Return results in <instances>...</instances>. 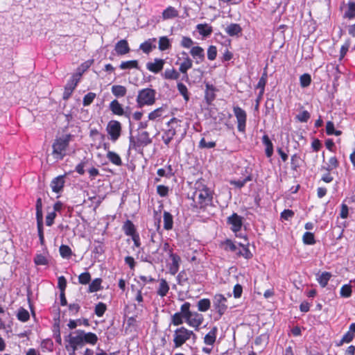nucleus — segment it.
Wrapping results in <instances>:
<instances>
[{
  "label": "nucleus",
  "mask_w": 355,
  "mask_h": 355,
  "mask_svg": "<svg viewBox=\"0 0 355 355\" xmlns=\"http://www.w3.org/2000/svg\"><path fill=\"white\" fill-rule=\"evenodd\" d=\"M98 341L97 336L92 332H85L81 329L71 331L65 337L66 345L75 349H81L85 345H95Z\"/></svg>",
  "instance_id": "1"
},
{
  "label": "nucleus",
  "mask_w": 355,
  "mask_h": 355,
  "mask_svg": "<svg viewBox=\"0 0 355 355\" xmlns=\"http://www.w3.org/2000/svg\"><path fill=\"white\" fill-rule=\"evenodd\" d=\"M193 198L197 208L205 209L212 203V191L208 187H204L202 189H197L194 192Z\"/></svg>",
  "instance_id": "2"
},
{
  "label": "nucleus",
  "mask_w": 355,
  "mask_h": 355,
  "mask_svg": "<svg viewBox=\"0 0 355 355\" xmlns=\"http://www.w3.org/2000/svg\"><path fill=\"white\" fill-rule=\"evenodd\" d=\"M152 143V139L150 137L147 131L139 132L136 137H130L129 149H133L139 153H143L144 147Z\"/></svg>",
  "instance_id": "3"
},
{
  "label": "nucleus",
  "mask_w": 355,
  "mask_h": 355,
  "mask_svg": "<svg viewBox=\"0 0 355 355\" xmlns=\"http://www.w3.org/2000/svg\"><path fill=\"white\" fill-rule=\"evenodd\" d=\"M71 135H67L63 137L56 139L53 144V155L56 159H62L65 156L66 150L69 146Z\"/></svg>",
  "instance_id": "4"
},
{
  "label": "nucleus",
  "mask_w": 355,
  "mask_h": 355,
  "mask_svg": "<svg viewBox=\"0 0 355 355\" xmlns=\"http://www.w3.org/2000/svg\"><path fill=\"white\" fill-rule=\"evenodd\" d=\"M155 90L150 88L141 89L137 97V107L141 108L144 105H152L155 102Z\"/></svg>",
  "instance_id": "5"
},
{
  "label": "nucleus",
  "mask_w": 355,
  "mask_h": 355,
  "mask_svg": "<svg viewBox=\"0 0 355 355\" xmlns=\"http://www.w3.org/2000/svg\"><path fill=\"white\" fill-rule=\"evenodd\" d=\"M192 331L181 327L175 330L173 334L174 348H178L182 346L188 340L191 338Z\"/></svg>",
  "instance_id": "6"
},
{
  "label": "nucleus",
  "mask_w": 355,
  "mask_h": 355,
  "mask_svg": "<svg viewBox=\"0 0 355 355\" xmlns=\"http://www.w3.org/2000/svg\"><path fill=\"white\" fill-rule=\"evenodd\" d=\"M121 124L116 120H111L108 122L106 131L109 135V138L112 142H116L121 135Z\"/></svg>",
  "instance_id": "7"
},
{
  "label": "nucleus",
  "mask_w": 355,
  "mask_h": 355,
  "mask_svg": "<svg viewBox=\"0 0 355 355\" xmlns=\"http://www.w3.org/2000/svg\"><path fill=\"white\" fill-rule=\"evenodd\" d=\"M227 298L222 294H216L213 297V306L220 317L227 309Z\"/></svg>",
  "instance_id": "8"
},
{
  "label": "nucleus",
  "mask_w": 355,
  "mask_h": 355,
  "mask_svg": "<svg viewBox=\"0 0 355 355\" xmlns=\"http://www.w3.org/2000/svg\"><path fill=\"white\" fill-rule=\"evenodd\" d=\"M233 112L237 120L238 130L241 132H245L247 120L245 111L239 106H235L233 108Z\"/></svg>",
  "instance_id": "9"
},
{
  "label": "nucleus",
  "mask_w": 355,
  "mask_h": 355,
  "mask_svg": "<svg viewBox=\"0 0 355 355\" xmlns=\"http://www.w3.org/2000/svg\"><path fill=\"white\" fill-rule=\"evenodd\" d=\"M203 320V315L198 312H191V315L185 319V322L188 325L194 328L196 330H198Z\"/></svg>",
  "instance_id": "10"
},
{
  "label": "nucleus",
  "mask_w": 355,
  "mask_h": 355,
  "mask_svg": "<svg viewBox=\"0 0 355 355\" xmlns=\"http://www.w3.org/2000/svg\"><path fill=\"white\" fill-rule=\"evenodd\" d=\"M178 119L173 117L167 123V125L169 128L166 130L162 135V139L166 146H168L174 136L176 135L175 129L172 126V124L178 123Z\"/></svg>",
  "instance_id": "11"
},
{
  "label": "nucleus",
  "mask_w": 355,
  "mask_h": 355,
  "mask_svg": "<svg viewBox=\"0 0 355 355\" xmlns=\"http://www.w3.org/2000/svg\"><path fill=\"white\" fill-rule=\"evenodd\" d=\"M227 223L231 225V230L237 232L241 230L242 227V218L237 214L234 213L232 215L227 218Z\"/></svg>",
  "instance_id": "12"
},
{
  "label": "nucleus",
  "mask_w": 355,
  "mask_h": 355,
  "mask_svg": "<svg viewBox=\"0 0 355 355\" xmlns=\"http://www.w3.org/2000/svg\"><path fill=\"white\" fill-rule=\"evenodd\" d=\"M164 64V60L155 58L154 62H149L146 64V69L154 73H158L162 70Z\"/></svg>",
  "instance_id": "13"
},
{
  "label": "nucleus",
  "mask_w": 355,
  "mask_h": 355,
  "mask_svg": "<svg viewBox=\"0 0 355 355\" xmlns=\"http://www.w3.org/2000/svg\"><path fill=\"white\" fill-rule=\"evenodd\" d=\"M190 54L196 60V64H200L205 60V51L200 46H196L192 47L190 50Z\"/></svg>",
  "instance_id": "14"
},
{
  "label": "nucleus",
  "mask_w": 355,
  "mask_h": 355,
  "mask_svg": "<svg viewBox=\"0 0 355 355\" xmlns=\"http://www.w3.org/2000/svg\"><path fill=\"white\" fill-rule=\"evenodd\" d=\"M169 257L172 261V263L170 264L169 266V272L172 275H175L179 270L181 259L180 256H178L176 254H174L172 252H171V257Z\"/></svg>",
  "instance_id": "15"
},
{
  "label": "nucleus",
  "mask_w": 355,
  "mask_h": 355,
  "mask_svg": "<svg viewBox=\"0 0 355 355\" xmlns=\"http://www.w3.org/2000/svg\"><path fill=\"white\" fill-rule=\"evenodd\" d=\"M114 50L116 51L117 55H122L128 53L130 51V49L127 40H121L116 44Z\"/></svg>",
  "instance_id": "16"
},
{
  "label": "nucleus",
  "mask_w": 355,
  "mask_h": 355,
  "mask_svg": "<svg viewBox=\"0 0 355 355\" xmlns=\"http://www.w3.org/2000/svg\"><path fill=\"white\" fill-rule=\"evenodd\" d=\"M78 79L71 78L64 87V92L63 93V99L67 100L71 95L73 91L75 89Z\"/></svg>",
  "instance_id": "17"
},
{
  "label": "nucleus",
  "mask_w": 355,
  "mask_h": 355,
  "mask_svg": "<svg viewBox=\"0 0 355 355\" xmlns=\"http://www.w3.org/2000/svg\"><path fill=\"white\" fill-rule=\"evenodd\" d=\"M64 184V177L62 175L55 178L51 182L52 191L55 193H59L62 191Z\"/></svg>",
  "instance_id": "18"
},
{
  "label": "nucleus",
  "mask_w": 355,
  "mask_h": 355,
  "mask_svg": "<svg viewBox=\"0 0 355 355\" xmlns=\"http://www.w3.org/2000/svg\"><path fill=\"white\" fill-rule=\"evenodd\" d=\"M217 332V327H214L204 337V343L208 345H213L216 340Z\"/></svg>",
  "instance_id": "19"
},
{
  "label": "nucleus",
  "mask_w": 355,
  "mask_h": 355,
  "mask_svg": "<svg viewBox=\"0 0 355 355\" xmlns=\"http://www.w3.org/2000/svg\"><path fill=\"white\" fill-rule=\"evenodd\" d=\"M162 76L164 79L171 80H177L180 76L179 71L173 67L165 69Z\"/></svg>",
  "instance_id": "20"
},
{
  "label": "nucleus",
  "mask_w": 355,
  "mask_h": 355,
  "mask_svg": "<svg viewBox=\"0 0 355 355\" xmlns=\"http://www.w3.org/2000/svg\"><path fill=\"white\" fill-rule=\"evenodd\" d=\"M196 29L200 35L205 37L209 36L213 31L212 27L207 24H199L196 26Z\"/></svg>",
  "instance_id": "21"
},
{
  "label": "nucleus",
  "mask_w": 355,
  "mask_h": 355,
  "mask_svg": "<svg viewBox=\"0 0 355 355\" xmlns=\"http://www.w3.org/2000/svg\"><path fill=\"white\" fill-rule=\"evenodd\" d=\"M156 42L155 38L149 39L140 44L139 49L145 53H149L153 49L156 48L153 43Z\"/></svg>",
  "instance_id": "22"
},
{
  "label": "nucleus",
  "mask_w": 355,
  "mask_h": 355,
  "mask_svg": "<svg viewBox=\"0 0 355 355\" xmlns=\"http://www.w3.org/2000/svg\"><path fill=\"white\" fill-rule=\"evenodd\" d=\"M109 107L114 114L122 116L124 114L123 108L117 100H113Z\"/></svg>",
  "instance_id": "23"
},
{
  "label": "nucleus",
  "mask_w": 355,
  "mask_h": 355,
  "mask_svg": "<svg viewBox=\"0 0 355 355\" xmlns=\"http://www.w3.org/2000/svg\"><path fill=\"white\" fill-rule=\"evenodd\" d=\"M169 291V286L164 279H161L159 280V285L157 291V294L163 297H165Z\"/></svg>",
  "instance_id": "24"
},
{
  "label": "nucleus",
  "mask_w": 355,
  "mask_h": 355,
  "mask_svg": "<svg viewBox=\"0 0 355 355\" xmlns=\"http://www.w3.org/2000/svg\"><path fill=\"white\" fill-rule=\"evenodd\" d=\"M178 16V11L173 6H168L162 12V18L164 20L173 19Z\"/></svg>",
  "instance_id": "25"
},
{
  "label": "nucleus",
  "mask_w": 355,
  "mask_h": 355,
  "mask_svg": "<svg viewBox=\"0 0 355 355\" xmlns=\"http://www.w3.org/2000/svg\"><path fill=\"white\" fill-rule=\"evenodd\" d=\"M242 31V28L238 24H230L225 28V32L230 36H236L240 34Z\"/></svg>",
  "instance_id": "26"
},
{
  "label": "nucleus",
  "mask_w": 355,
  "mask_h": 355,
  "mask_svg": "<svg viewBox=\"0 0 355 355\" xmlns=\"http://www.w3.org/2000/svg\"><path fill=\"white\" fill-rule=\"evenodd\" d=\"M164 218V228L166 230H171L173 226V216L168 211H164L163 214Z\"/></svg>",
  "instance_id": "27"
},
{
  "label": "nucleus",
  "mask_w": 355,
  "mask_h": 355,
  "mask_svg": "<svg viewBox=\"0 0 355 355\" xmlns=\"http://www.w3.org/2000/svg\"><path fill=\"white\" fill-rule=\"evenodd\" d=\"M112 93L117 98L123 97L127 93L125 87L120 85H115L112 87Z\"/></svg>",
  "instance_id": "28"
},
{
  "label": "nucleus",
  "mask_w": 355,
  "mask_h": 355,
  "mask_svg": "<svg viewBox=\"0 0 355 355\" xmlns=\"http://www.w3.org/2000/svg\"><path fill=\"white\" fill-rule=\"evenodd\" d=\"M192 65H193V62H192L191 59L190 58H189L188 56H187L184 59V61L180 64L179 71H180V72L182 73L183 74H187V71L192 67ZM186 76H187V78H188L187 75H186Z\"/></svg>",
  "instance_id": "29"
},
{
  "label": "nucleus",
  "mask_w": 355,
  "mask_h": 355,
  "mask_svg": "<svg viewBox=\"0 0 355 355\" xmlns=\"http://www.w3.org/2000/svg\"><path fill=\"white\" fill-rule=\"evenodd\" d=\"M107 158L114 165L119 166L122 165V161L120 156L113 151L108 150L107 153Z\"/></svg>",
  "instance_id": "30"
},
{
  "label": "nucleus",
  "mask_w": 355,
  "mask_h": 355,
  "mask_svg": "<svg viewBox=\"0 0 355 355\" xmlns=\"http://www.w3.org/2000/svg\"><path fill=\"white\" fill-rule=\"evenodd\" d=\"M123 228L125 234L128 236H132L137 234L134 224L129 220L125 222Z\"/></svg>",
  "instance_id": "31"
},
{
  "label": "nucleus",
  "mask_w": 355,
  "mask_h": 355,
  "mask_svg": "<svg viewBox=\"0 0 355 355\" xmlns=\"http://www.w3.org/2000/svg\"><path fill=\"white\" fill-rule=\"evenodd\" d=\"M211 302L207 298L200 300L197 303L198 310L201 312H205L210 309Z\"/></svg>",
  "instance_id": "32"
},
{
  "label": "nucleus",
  "mask_w": 355,
  "mask_h": 355,
  "mask_svg": "<svg viewBox=\"0 0 355 355\" xmlns=\"http://www.w3.org/2000/svg\"><path fill=\"white\" fill-rule=\"evenodd\" d=\"M205 98L207 102H211L215 98V87L212 85L206 84Z\"/></svg>",
  "instance_id": "33"
},
{
  "label": "nucleus",
  "mask_w": 355,
  "mask_h": 355,
  "mask_svg": "<svg viewBox=\"0 0 355 355\" xmlns=\"http://www.w3.org/2000/svg\"><path fill=\"white\" fill-rule=\"evenodd\" d=\"M171 46L169 39L166 36L160 37L159 39V49L162 51L170 49Z\"/></svg>",
  "instance_id": "34"
},
{
  "label": "nucleus",
  "mask_w": 355,
  "mask_h": 355,
  "mask_svg": "<svg viewBox=\"0 0 355 355\" xmlns=\"http://www.w3.org/2000/svg\"><path fill=\"white\" fill-rule=\"evenodd\" d=\"M121 69H138V62L137 60H129L125 62H122L119 66Z\"/></svg>",
  "instance_id": "35"
},
{
  "label": "nucleus",
  "mask_w": 355,
  "mask_h": 355,
  "mask_svg": "<svg viewBox=\"0 0 355 355\" xmlns=\"http://www.w3.org/2000/svg\"><path fill=\"white\" fill-rule=\"evenodd\" d=\"M331 277V274L330 272H322L318 278V281L320 285L323 288L325 287L327 285L328 282L330 279Z\"/></svg>",
  "instance_id": "36"
},
{
  "label": "nucleus",
  "mask_w": 355,
  "mask_h": 355,
  "mask_svg": "<svg viewBox=\"0 0 355 355\" xmlns=\"http://www.w3.org/2000/svg\"><path fill=\"white\" fill-rule=\"evenodd\" d=\"M101 282H102V279L100 278H96V279H94L89 286V292L94 293V292L101 290Z\"/></svg>",
  "instance_id": "37"
},
{
  "label": "nucleus",
  "mask_w": 355,
  "mask_h": 355,
  "mask_svg": "<svg viewBox=\"0 0 355 355\" xmlns=\"http://www.w3.org/2000/svg\"><path fill=\"white\" fill-rule=\"evenodd\" d=\"M267 82V75L266 73L259 78V82L257 85V88L260 89L259 97H261L264 93L265 86Z\"/></svg>",
  "instance_id": "38"
},
{
  "label": "nucleus",
  "mask_w": 355,
  "mask_h": 355,
  "mask_svg": "<svg viewBox=\"0 0 355 355\" xmlns=\"http://www.w3.org/2000/svg\"><path fill=\"white\" fill-rule=\"evenodd\" d=\"M344 17L349 19L355 17V2H349L348 8L345 11Z\"/></svg>",
  "instance_id": "39"
},
{
  "label": "nucleus",
  "mask_w": 355,
  "mask_h": 355,
  "mask_svg": "<svg viewBox=\"0 0 355 355\" xmlns=\"http://www.w3.org/2000/svg\"><path fill=\"white\" fill-rule=\"evenodd\" d=\"M59 251L62 258L69 259L72 254L71 248L66 245H60Z\"/></svg>",
  "instance_id": "40"
},
{
  "label": "nucleus",
  "mask_w": 355,
  "mask_h": 355,
  "mask_svg": "<svg viewBox=\"0 0 355 355\" xmlns=\"http://www.w3.org/2000/svg\"><path fill=\"white\" fill-rule=\"evenodd\" d=\"M241 248L239 249V251L236 254L239 256H242L244 258L249 259L252 257V254L250 251L248 247L241 245Z\"/></svg>",
  "instance_id": "41"
},
{
  "label": "nucleus",
  "mask_w": 355,
  "mask_h": 355,
  "mask_svg": "<svg viewBox=\"0 0 355 355\" xmlns=\"http://www.w3.org/2000/svg\"><path fill=\"white\" fill-rule=\"evenodd\" d=\"M17 319L21 322H26L30 318L29 313L24 308H20L17 315Z\"/></svg>",
  "instance_id": "42"
},
{
  "label": "nucleus",
  "mask_w": 355,
  "mask_h": 355,
  "mask_svg": "<svg viewBox=\"0 0 355 355\" xmlns=\"http://www.w3.org/2000/svg\"><path fill=\"white\" fill-rule=\"evenodd\" d=\"M191 304L188 302H184L180 307V312L179 313H182V315L184 316V320L191 315L192 311H190Z\"/></svg>",
  "instance_id": "43"
},
{
  "label": "nucleus",
  "mask_w": 355,
  "mask_h": 355,
  "mask_svg": "<svg viewBox=\"0 0 355 355\" xmlns=\"http://www.w3.org/2000/svg\"><path fill=\"white\" fill-rule=\"evenodd\" d=\"M178 89L180 94L184 97V100L188 101L189 99V92L187 87L182 83H178L177 84Z\"/></svg>",
  "instance_id": "44"
},
{
  "label": "nucleus",
  "mask_w": 355,
  "mask_h": 355,
  "mask_svg": "<svg viewBox=\"0 0 355 355\" xmlns=\"http://www.w3.org/2000/svg\"><path fill=\"white\" fill-rule=\"evenodd\" d=\"M303 242L306 245H313L315 243V240L313 233L306 232L303 235Z\"/></svg>",
  "instance_id": "45"
},
{
  "label": "nucleus",
  "mask_w": 355,
  "mask_h": 355,
  "mask_svg": "<svg viewBox=\"0 0 355 355\" xmlns=\"http://www.w3.org/2000/svg\"><path fill=\"white\" fill-rule=\"evenodd\" d=\"M311 117L310 113L304 110L296 115L295 119L301 123H306Z\"/></svg>",
  "instance_id": "46"
},
{
  "label": "nucleus",
  "mask_w": 355,
  "mask_h": 355,
  "mask_svg": "<svg viewBox=\"0 0 355 355\" xmlns=\"http://www.w3.org/2000/svg\"><path fill=\"white\" fill-rule=\"evenodd\" d=\"M107 309L105 304L103 302H98L95 306L94 312L98 317H102Z\"/></svg>",
  "instance_id": "47"
},
{
  "label": "nucleus",
  "mask_w": 355,
  "mask_h": 355,
  "mask_svg": "<svg viewBox=\"0 0 355 355\" xmlns=\"http://www.w3.org/2000/svg\"><path fill=\"white\" fill-rule=\"evenodd\" d=\"M184 316L182 315V313H179L178 312L173 314L171 317V324L175 326H178L182 324L184 322L183 320Z\"/></svg>",
  "instance_id": "48"
},
{
  "label": "nucleus",
  "mask_w": 355,
  "mask_h": 355,
  "mask_svg": "<svg viewBox=\"0 0 355 355\" xmlns=\"http://www.w3.org/2000/svg\"><path fill=\"white\" fill-rule=\"evenodd\" d=\"M338 166V162L336 157H331L329 159L327 166L324 167V168L327 171H331L334 168H336Z\"/></svg>",
  "instance_id": "49"
},
{
  "label": "nucleus",
  "mask_w": 355,
  "mask_h": 355,
  "mask_svg": "<svg viewBox=\"0 0 355 355\" xmlns=\"http://www.w3.org/2000/svg\"><path fill=\"white\" fill-rule=\"evenodd\" d=\"M300 85L302 87H308L311 82V76L308 73H304L302 75L300 78Z\"/></svg>",
  "instance_id": "50"
},
{
  "label": "nucleus",
  "mask_w": 355,
  "mask_h": 355,
  "mask_svg": "<svg viewBox=\"0 0 355 355\" xmlns=\"http://www.w3.org/2000/svg\"><path fill=\"white\" fill-rule=\"evenodd\" d=\"M340 295L343 297H349L352 295V286L349 284H345L341 287Z\"/></svg>",
  "instance_id": "51"
},
{
  "label": "nucleus",
  "mask_w": 355,
  "mask_h": 355,
  "mask_svg": "<svg viewBox=\"0 0 355 355\" xmlns=\"http://www.w3.org/2000/svg\"><path fill=\"white\" fill-rule=\"evenodd\" d=\"M250 180H251V177L248 176L243 180H232L230 182V184L232 185H234L237 188L241 189L247 183V182L250 181Z\"/></svg>",
  "instance_id": "52"
},
{
  "label": "nucleus",
  "mask_w": 355,
  "mask_h": 355,
  "mask_svg": "<svg viewBox=\"0 0 355 355\" xmlns=\"http://www.w3.org/2000/svg\"><path fill=\"white\" fill-rule=\"evenodd\" d=\"M216 145L215 141H207L205 138H202L199 142V147L201 148H214Z\"/></svg>",
  "instance_id": "53"
},
{
  "label": "nucleus",
  "mask_w": 355,
  "mask_h": 355,
  "mask_svg": "<svg viewBox=\"0 0 355 355\" xmlns=\"http://www.w3.org/2000/svg\"><path fill=\"white\" fill-rule=\"evenodd\" d=\"M164 112V108L162 107H159L148 114L149 120H155L156 119L160 117Z\"/></svg>",
  "instance_id": "54"
},
{
  "label": "nucleus",
  "mask_w": 355,
  "mask_h": 355,
  "mask_svg": "<svg viewBox=\"0 0 355 355\" xmlns=\"http://www.w3.org/2000/svg\"><path fill=\"white\" fill-rule=\"evenodd\" d=\"M95 97H96L95 93L89 92V93L87 94L83 98V105L84 106L89 105L93 102Z\"/></svg>",
  "instance_id": "55"
},
{
  "label": "nucleus",
  "mask_w": 355,
  "mask_h": 355,
  "mask_svg": "<svg viewBox=\"0 0 355 355\" xmlns=\"http://www.w3.org/2000/svg\"><path fill=\"white\" fill-rule=\"evenodd\" d=\"M36 218H43L42 214V202L41 198H38L35 205Z\"/></svg>",
  "instance_id": "56"
},
{
  "label": "nucleus",
  "mask_w": 355,
  "mask_h": 355,
  "mask_svg": "<svg viewBox=\"0 0 355 355\" xmlns=\"http://www.w3.org/2000/svg\"><path fill=\"white\" fill-rule=\"evenodd\" d=\"M354 338V334L352 332L348 331L342 338L340 343L338 344V346L342 345L343 343H349Z\"/></svg>",
  "instance_id": "57"
},
{
  "label": "nucleus",
  "mask_w": 355,
  "mask_h": 355,
  "mask_svg": "<svg viewBox=\"0 0 355 355\" xmlns=\"http://www.w3.org/2000/svg\"><path fill=\"white\" fill-rule=\"evenodd\" d=\"M68 308H69V313L71 315H76L79 312V311L80 309V306L79 305V304L74 302V303L69 304L68 305Z\"/></svg>",
  "instance_id": "58"
},
{
  "label": "nucleus",
  "mask_w": 355,
  "mask_h": 355,
  "mask_svg": "<svg viewBox=\"0 0 355 355\" xmlns=\"http://www.w3.org/2000/svg\"><path fill=\"white\" fill-rule=\"evenodd\" d=\"M300 157L298 155L294 154L291 157V168L294 171H297V168L300 167Z\"/></svg>",
  "instance_id": "59"
},
{
  "label": "nucleus",
  "mask_w": 355,
  "mask_h": 355,
  "mask_svg": "<svg viewBox=\"0 0 355 355\" xmlns=\"http://www.w3.org/2000/svg\"><path fill=\"white\" fill-rule=\"evenodd\" d=\"M79 282L82 284H87L91 280V275L89 272H85L81 273L78 277Z\"/></svg>",
  "instance_id": "60"
},
{
  "label": "nucleus",
  "mask_w": 355,
  "mask_h": 355,
  "mask_svg": "<svg viewBox=\"0 0 355 355\" xmlns=\"http://www.w3.org/2000/svg\"><path fill=\"white\" fill-rule=\"evenodd\" d=\"M217 55V49L215 46H210L207 49V58L209 60H214Z\"/></svg>",
  "instance_id": "61"
},
{
  "label": "nucleus",
  "mask_w": 355,
  "mask_h": 355,
  "mask_svg": "<svg viewBox=\"0 0 355 355\" xmlns=\"http://www.w3.org/2000/svg\"><path fill=\"white\" fill-rule=\"evenodd\" d=\"M168 187L164 185H158L157 187V193L161 197H166L168 194Z\"/></svg>",
  "instance_id": "62"
},
{
  "label": "nucleus",
  "mask_w": 355,
  "mask_h": 355,
  "mask_svg": "<svg viewBox=\"0 0 355 355\" xmlns=\"http://www.w3.org/2000/svg\"><path fill=\"white\" fill-rule=\"evenodd\" d=\"M34 262L36 265H46L48 263L46 258L42 254H37L34 258Z\"/></svg>",
  "instance_id": "63"
},
{
  "label": "nucleus",
  "mask_w": 355,
  "mask_h": 355,
  "mask_svg": "<svg viewBox=\"0 0 355 355\" xmlns=\"http://www.w3.org/2000/svg\"><path fill=\"white\" fill-rule=\"evenodd\" d=\"M180 44L182 47L189 49L193 45V42L190 37L184 36Z\"/></svg>",
  "instance_id": "64"
}]
</instances>
